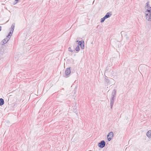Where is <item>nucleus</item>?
I'll return each mask as SVG.
<instances>
[{
  "label": "nucleus",
  "mask_w": 151,
  "mask_h": 151,
  "mask_svg": "<svg viewBox=\"0 0 151 151\" xmlns=\"http://www.w3.org/2000/svg\"><path fill=\"white\" fill-rule=\"evenodd\" d=\"M116 95V90L115 89H114L112 91L111 97H115Z\"/></svg>",
  "instance_id": "6e6552de"
},
{
  "label": "nucleus",
  "mask_w": 151,
  "mask_h": 151,
  "mask_svg": "<svg viewBox=\"0 0 151 151\" xmlns=\"http://www.w3.org/2000/svg\"><path fill=\"white\" fill-rule=\"evenodd\" d=\"M4 103V100L2 98L0 99V106H2Z\"/></svg>",
  "instance_id": "ddd939ff"
},
{
  "label": "nucleus",
  "mask_w": 151,
  "mask_h": 151,
  "mask_svg": "<svg viewBox=\"0 0 151 151\" xmlns=\"http://www.w3.org/2000/svg\"><path fill=\"white\" fill-rule=\"evenodd\" d=\"M145 14V17L146 19L148 21H151V15H149V14Z\"/></svg>",
  "instance_id": "423d86ee"
},
{
  "label": "nucleus",
  "mask_w": 151,
  "mask_h": 151,
  "mask_svg": "<svg viewBox=\"0 0 151 151\" xmlns=\"http://www.w3.org/2000/svg\"><path fill=\"white\" fill-rule=\"evenodd\" d=\"M147 135L148 137H151V130H149L147 132Z\"/></svg>",
  "instance_id": "f8f14e48"
},
{
  "label": "nucleus",
  "mask_w": 151,
  "mask_h": 151,
  "mask_svg": "<svg viewBox=\"0 0 151 151\" xmlns=\"http://www.w3.org/2000/svg\"><path fill=\"white\" fill-rule=\"evenodd\" d=\"M113 136V133L111 132H109L107 135V138L109 141H110Z\"/></svg>",
  "instance_id": "f03ea898"
},
{
  "label": "nucleus",
  "mask_w": 151,
  "mask_h": 151,
  "mask_svg": "<svg viewBox=\"0 0 151 151\" xmlns=\"http://www.w3.org/2000/svg\"><path fill=\"white\" fill-rule=\"evenodd\" d=\"M145 11V14H149V15H151V7L150 6L148 9H147Z\"/></svg>",
  "instance_id": "39448f33"
},
{
  "label": "nucleus",
  "mask_w": 151,
  "mask_h": 151,
  "mask_svg": "<svg viewBox=\"0 0 151 151\" xmlns=\"http://www.w3.org/2000/svg\"><path fill=\"white\" fill-rule=\"evenodd\" d=\"M105 82L107 84H110V81L109 79H107L106 78H105Z\"/></svg>",
  "instance_id": "4468645a"
},
{
  "label": "nucleus",
  "mask_w": 151,
  "mask_h": 151,
  "mask_svg": "<svg viewBox=\"0 0 151 151\" xmlns=\"http://www.w3.org/2000/svg\"><path fill=\"white\" fill-rule=\"evenodd\" d=\"M123 32V31H122L121 32V34L122 35V33Z\"/></svg>",
  "instance_id": "5701e85b"
},
{
  "label": "nucleus",
  "mask_w": 151,
  "mask_h": 151,
  "mask_svg": "<svg viewBox=\"0 0 151 151\" xmlns=\"http://www.w3.org/2000/svg\"><path fill=\"white\" fill-rule=\"evenodd\" d=\"M106 19V17H103V18H101V23H103L104 22V21Z\"/></svg>",
  "instance_id": "dca6fc26"
},
{
  "label": "nucleus",
  "mask_w": 151,
  "mask_h": 151,
  "mask_svg": "<svg viewBox=\"0 0 151 151\" xmlns=\"http://www.w3.org/2000/svg\"><path fill=\"white\" fill-rule=\"evenodd\" d=\"M70 73V68H67L65 70V74L66 76H67Z\"/></svg>",
  "instance_id": "0eeeda50"
},
{
  "label": "nucleus",
  "mask_w": 151,
  "mask_h": 151,
  "mask_svg": "<svg viewBox=\"0 0 151 151\" xmlns=\"http://www.w3.org/2000/svg\"><path fill=\"white\" fill-rule=\"evenodd\" d=\"M111 99H112L113 100H114V99H115V98L114 97H111Z\"/></svg>",
  "instance_id": "412c9836"
},
{
  "label": "nucleus",
  "mask_w": 151,
  "mask_h": 151,
  "mask_svg": "<svg viewBox=\"0 0 151 151\" xmlns=\"http://www.w3.org/2000/svg\"><path fill=\"white\" fill-rule=\"evenodd\" d=\"M12 35V34H10V32L8 34V36H7L6 38H7V40H9V38H10V37H9L10 36H11L10 35Z\"/></svg>",
  "instance_id": "a211bd4d"
},
{
  "label": "nucleus",
  "mask_w": 151,
  "mask_h": 151,
  "mask_svg": "<svg viewBox=\"0 0 151 151\" xmlns=\"http://www.w3.org/2000/svg\"><path fill=\"white\" fill-rule=\"evenodd\" d=\"M78 45L81 47V49H83L84 48V43L83 41H80L78 42Z\"/></svg>",
  "instance_id": "7ed1b4c3"
},
{
  "label": "nucleus",
  "mask_w": 151,
  "mask_h": 151,
  "mask_svg": "<svg viewBox=\"0 0 151 151\" xmlns=\"http://www.w3.org/2000/svg\"><path fill=\"white\" fill-rule=\"evenodd\" d=\"M80 50V47L79 45H78L76 48V51H79Z\"/></svg>",
  "instance_id": "f3484780"
},
{
  "label": "nucleus",
  "mask_w": 151,
  "mask_h": 151,
  "mask_svg": "<svg viewBox=\"0 0 151 151\" xmlns=\"http://www.w3.org/2000/svg\"><path fill=\"white\" fill-rule=\"evenodd\" d=\"M68 50L70 51H71V52H73V50H72L71 49V48L70 47H69L68 48Z\"/></svg>",
  "instance_id": "6ab92c4d"
},
{
  "label": "nucleus",
  "mask_w": 151,
  "mask_h": 151,
  "mask_svg": "<svg viewBox=\"0 0 151 151\" xmlns=\"http://www.w3.org/2000/svg\"><path fill=\"white\" fill-rule=\"evenodd\" d=\"M112 15L111 12H107L106 15L104 17H106V19Z\"/></svg>",
  "instance_id": "1a4fd4ad"
},
{
  "label": "nucleus",
  "mask_w": 151,
  "mask_h": 151,
  "mask_svg": "<svg viewBox=\"0 0 151 151\" xmlns=\"http://www.w3.org/2000/svg\"><path fill=\"white\" fill-rule=\"evenodd\" d=\"M114 100H113L112 99H110V106H111V109H112V107L114 105Z\"/></svg>",
  "instance_id": "9d476101"
},
{
  "label": "nucleus",
  "mask_w": 151,
  "mask_h": 151,
  "mask_svg": "<svg viewBox=\"0 0 151 151\" xmlns=\"http://www.w3.org/2000/svg\"><path fill=\"white\" fill-rule=\"evenodd\" d=\"M98 145L99 147L103 148L105 146V142L104 140L101 141L99 143Z\"/></svg>",
  "instance_id": "f257e3e1"
},
{
  "label": "nucleus",
  "mask_w": 151,
  "mask_h": 151,
  "mask_svg": "<svg viewBox=\"0 0 151 151\" xmlns=\"http://www.w3.org/2000/svg\"><path fill=\"white\" fill-rule=\"evenodd\" d=\"M15 25V23H13V24H12L11 26V29H10V32H9L10 34H12V33L13 32L14 29V28Z\"/></svg>",
  "instance_id": "20e7f679"
},
{
  "label": "nucleus",
  "mask_w": 151,
  "mask_h": 151,
  "mask_svg": "<svg viewBox=\"0 0 151 151\" xmlns=\"http://www.w3.org/2000/svg\"><path fill=\"white\" fill-rule=\"evenodd\" d=\"M1 27L0 26V31H1Z\"/></svg>",
  "instance_id": "4be33fe9"
},
{
  "label": "nucleus",
  "mask_w": 151,
  "mask_h": 151,
  "mask_svg": "<svg viewBox=\"0 0 151 151\" xmlns=\"http://www.w3.org/2000/svg\"><path fill=\"white\" fill-rule=\"evenodd\" d=\"M19 0H15V1H16V2L15 3V4L17 3L18 1H19Z\"/></svg>",
  "instance_id": "aec40b11"
},
{
  "label": "nucleus",
  "mask_w": 151,
  "mask_h": 151,
  "mask_svg": "<svg viewBox=\"0 0 151 151\" xmlns=\"http://www.w3.org/2000/svg\"><path fill=\"white\" fill-rule=\"evenodd\" d=\"M126 38H127V39L129 38V37H127Z\"/></svg>",
  "instance_id": "b1692460"
},
{
  "label": "nucleus",
  "mask_w": 151,
  "mask_h": 151,
  "mask_svg": "<svg viewBox=\"0 0 151 151\" xmlns=\"http://www.w3.org/2000/svg\"><path fill=\"white\" fill-rule=\"evenodd\" d=\"M9 40H7V38H5L2 41V45L4 44H6L7 41Z\"/></svg>",
  "instance_id": "9b49d317"
},
{
  "label": "nucleus",
  "mask_w": 151,
  "mask_h": 151,
  "mask_svg": "<svg viewBox=\"0 0 151 151\" xmlns=\"http://www.w3.org/2000/svg\"><path fill=\"white\" fill-rule=\"evenodd\" d=\"M149 1L147 2L145 7V9H148L149 8L150 6H149Z\"/></svg>",
  "instance_id": "2eb2a0df"
}]
</instances>
